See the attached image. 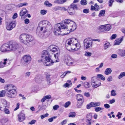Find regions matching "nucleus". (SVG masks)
<instances>
[{
  "mask_svg": "<svg viewBox=\"0 0 125 125\" xmlns=\"http://www.w3.org/2000/svg\"><path fill=\"white\" fill-rule=\"evenodd\" d=\"M76 25L73 21L65 19L64 22L57 24L55 25L53 32L55 35H58L61 33L62 31L64 29H68L69 32L64 33L63 35H66L70 32V31H74L76 29Z\"/></svg>",
  "mask_w": 125,
  "mask_h": 125,
  "instance_id": "nucleus-1",
  "label": "nucleus"
},
{
  "mask_svg": "<svg viewBox=\"0 0 125 125\" xmlns=\"http://www.w3.org/2000/svg\"><path fill=\"white\" fill-rule=\"evenodd\" d=\"M38 29H40L41 31H43L42 32V35L38 34L37 32V34L41 37L45 36V38L47 37L50 34V31L52 30V28L50 22L48 21L44 20L39 23Z\"/></svg>",
  "mask_w": 125,
  "mask_h": 125,
  "instance_id": "nucleus-2",
  "label": "nucleus"
},
{
  "mask_svg": "<svg viewBox=\"0 0 125 125\" xmlns=\"http://www.w3.org/2000/svg\"><path fill=\"white\" fill-rule=\"evenodd\" d=\"M19 44L15 42L11 41L8 43L2 44L0 48V51L2 53H6L11 51H15L18 48Z\"/></svg>",
  "mask_w": 125,
  "mask_h": 125,
  "instance_id": "nucleus-3",
  "label": "nucleus"
},
{
  "mask_svg": "<svg viewBox=\"0 0 125 125\" xmlns=\"http://www.w3.org/2000/svg\"><path fill=\"white\" fill-rule=\"evenodd\" d=\"M65 46L69 51L73 50L76 51L79 50L81 48L80 42L74 38L67 40L66 42Z\"/></svg>",
  "mask_w": 125,
  "mask_h": 125,
  "instance_id": "nucleus-4",
  "label": "nucleus"
},
{
  "mask_svg": "<svg viewBox=\"0 0 125 125\" xmlns=\"http://www.w3.org/2000/svg\"><path fill=\"white\" fill-rule=\"evenodd\" d=\"M51 56L49 52L46 50L43 51L41 54V61L45 66H50L53 64L54 62L51 59Z\"/></svg>",
  "mask_w": 125,
  "mask_h": 125,
  "instance_id": "nucleus-5",
  "label": "nucleus"
},
{
  "mask_svg": "<svg viewBox=\"0 0 125 125\" xmlns=\"http://www.w3.org/2000/svg\"><path fill=\"white\" fill-rule=\"evenodd\" d=\"M20 42L28 46H31L34 42L33 38L32 36L26 34H21L20 37Z\"/></svg>",
  "mask_w": 125,
  "mask_h": 125,
  "instance_id": "nucleus-6",
  "label": "nucleus"
},
{
  "mask_svg": "<svg viewBox=\"0 0 125 125\" xmlns=\"http://www.w3.org/2000/svg\"><path fill=\"white\" fill-rule=\"evenodd\" d=\"M5 90L7 91V95L9 97L14 98L16 96L17 93L16 88L13 84H8L5 87Z\"/></svg>",
  "mask_w": 125,
  "mask_h": 125,
  "instance_id": "nucleus-7",
  "label": "nucleus"
},
{
  "mask_svg": "<svg viewBox=\"0 0 125 125\" xmlns=\"http://www.w3.org/2000/svg\"><path fill=\"white\" fill-rule=\"evenodd\" d=\"M48 50L49 52L52 53V54L55 53L54 55V59H53V61L54 62H58L59 60L58 57L60 53L58 47L54 45H51L48 47Z\"/></svg>",
  "mask_w": 125,
  "mask_h": 125,
  "instance_id": "nucleus-8",
  "label": "nucleus"
},
{
  "mask_svg": "<svg viewBox=\"0 0 125 125\" xmlns=\"http://www.w3.org/2000/svg\"><path fill=\"white\" fill-rule=\"evenodd\" d=\"M83 43L84 47L86 49H88L92 46V39L90 38H87L84 40Z\"/></svg>",
  "mask_w": 125,
  "mask_h": 125,
  "instance_id": "nucleus-9",
  "label": "nucleus"
},
{
  "mask_svg": "<svg viewBox=\"0 0 125 125\" xmlns=\"http://www.w3.org/2000/svg\"><path fill=\"white\" fill-rule=\"evenodd\" d=\"M77 9V5H76L72 4L68 8V12L70 15L74 14L75 12V10Z\"/></svg>",
  "mask_w": 125,
  "mask_h": 125,
  "instance_id": "nucleus-10",
  "label": "nucleus"
},
{
  "mask_svg": "<svg viewBox=\"0 0 125 125\" xmlns=\"http://www.w3.org/2000/svg\"><path fill=\"white\" fill-rule=\"evenodd\" d=\"M31 59V56L28 55H24L22 57V62L25 64H28L30 63Z\"/></svg>",
  "mask_w": 125,
  "mask_h": 125,
  "instance_id": "nucleus-11",
  "label": "nucleus"
},
{
  "mask_svg": "<svg viewBox=\"0 0 125 125\" xmlns=\"http://www.w3.org/2000/svg\"><path fill=\"white\" fill-rule=\"evenodd\" d=\"M64 61L67 65L69 66L73 64L74 62L73 60L68 56H65Z\"/></svg>",
  "mask_w": 125,
  "mask_h": 125,
  "instance_id": "nucleus-12",
  "label": "nucleus"
},
{
  "mask_svg": "<svg viewBox=\"0 0 125 125\" xmlns=\"http://www.w3.org/2000/svg\"><path fill=\"white\" fill-rule=\"evenodd\" d=\"M16 25L15 23L13 22H7L6 23V28L7 30L10 31L15 27Z\"/></svg>",
  "mask_w": 125,
  "mask_h": 125,
  "instance_id": "nucleus-13",
  "label": "nucleus"
},
{
  "mask_svg": "<svg viewBox=\"0 0 125 125\" xmlns=\"http://www.w3.org/2000/svg\"><path fill=\"white\" fill-rule=\"evenodd\" d=\"M76 99L77 102H84V100L82 95L81 94H78L76 95Z\"/></svg>",
  "mask_w": 125,
  "mask_h": 125,
  "instance_id": "nucleus-14",
  "label": "nucleus"
},
{
  "mask_svg": "<svg viewBox=\"0 0 125 125\" xmlns=\"http://www.w3.org/2000/svg\"><path fill=\"white\" fill-rule=\"evenodd\" d=\"M25 119V115L21 112L18 115V120L20 122H22Z\"/></svg>",
  "mask_w": 125,
  "mask_h": 125,
  "instance_id": "nucleus-15",
  "label": "nucleus"
},
{
  "mask_svg": "<svg viewBox=\"0 0 125 125\" xmlns=\"http://www.w3.org/2000/svg\"><path fill=\"white\" fill-rule=\"evenodd\" d=\"M9 104L7 103V101L4 100H3L2 101V103H1V106L0 110L2 108H6V107H8Z\"/></svg>",
  "mask_w": 125,
  "mask_h": 125,
  "instance_id": "nucleus-16",
  "label": "nucleus"
},
{
  "mask_svg": "<svg viewBox=\"0 0 125 125\" xmlns=\"http://www.w3.org/2000/svg\"><path fill=\"white\" fill-rule=\"evenodd\" d=\"M8 59L6 58L3 60L4 62L2 61L0 62V68H3L5 66L8 62Z\"/></svg>",
  "mask_w": 125,
  "mask_h": 125,
  "instance_id": "nucleus-17",
  "label": "nucleus"
},
{
  "mask_svg": "<svg viewBox=\"0 0 125 125\" xmlns=\"http://www.w3.org/2000/svg\"><path fill=\"white\" fill-rule=\"evenodd\" d=\"M53 9L55 11H56L57 10H64L65 11L67 10L66 9L63 7L56 6L53 8Z\"/></svg>",
  "mask_w": 125,
  "mask_h": 125,
  "instance_id": "nucleus-18",
  "label": "nucleus"
},
{
  "mask_svg": "<svg viewBox=\"0 0 125 125\" xmlns=\"http://www.w3.org/2000/svg\"><path fill=\"white\" fill-rule=\"evenodd\" d=\"M97 31L99 32H102L105 31L104 25H101L98 27L97 29Z\"/></svg>",
  "mask_w": 125,
  "mask_h": 125,
  "instance_id": "nucleus-19",
  "label": "nucleus"
},
{
  "mask_svg": "<svg viewBox=\"0 0 125 125\" xmlns=\"http://www.w3.org/2000/svg\"><path fill=\"white\" fill-rule=\"evenodd\" d=\"M28 11L26 9H24L20 12V15L22 17L26 14H28Z\"/></svg>",
  "mask_w": 125,
  "mask_h": 125,
  "instance_id": "nucleus-20",
  "label": "nucleus"
},
{
  "mask_svg": "<svg viewBox=\"0 0 125 125\" xmlns=\"http://www.w3.org/2000/svg\"><path fill=\"white\" fill-rule=\"evenodd\" d=\"M118 52L120 56L122 57L125 56V50L119 49Z\"/></svg>",
  "mask_w": 125,
  "mask_h": 125,
  "instance_id": "nucleus-21",
  "label": "nucleus"
},
{
  "mask_svg": "<svg viewBox=\"0 0 125 125\" xmlns=\"http://www.w3.org/2000/svg\"><path fill=\"white\" fill-rule=\"evenodd\" d=\"M123 37L121 39L116 40L115 41L114 44L115 45H119L122 42L123 40Z\"/></svg>",
  "mask_w": 125,
  "mask_h": 125,
  "instance_id": "nucleus-22",
  "label": "nucleus"
},
{
  "mask_svg": "<svg viewBox=\"0 0 125 125\" xmlns=\"http://www.w3.org/2000/svg\"><path fill=\"white\" fill-rule=\"evenodd\" d=\"M112 72V70L110 68H108L106 69L104 71V74L106 75H108L111 73Z\"/></svg>",
  "mask_w": 125,
  "mask_h": 125,
  "instance_id": "nucleus-23",
  "label": "nucleus"
},
{
  "mask_svg": "<svg viewBox=\"0 0 125 125\" xmlns=\"http://www.w3.org/2000/svg\"><path fill=\"white\" fill-rule=\"evenodd\" d=\"M8 107H6V108H2L0 110L1 111H3L6 114H10V111L8 109Z\"/></svg>",
  "mask_w": 125,
  "mask_h": 125,
  "instance_id": "nucleus-24",
  "label": "nucleus"
},
{
  "mask_svg": "<svg viewBox=\"0 0 125 125\" xmlns=\"http://www.w3.org/2000/svg\"><path fill=\"white\" fill-rule=\"evenodd\" d=\"M104 25V26L105 31H108L111 28V26L110 24H106Z\"/></svg>",
  "mask_w": 125,
  "mask_h": 125,
  "instance_id": "nucleus-25",
  "label": "nucleus"
},
{
  "mask_svg": "<svg viewBox=\"0 0 125 125\" xmlns=\"http://www.w3.org/2000/svg\"><path fill=\"white\" fill-rule=\"evenodd\" d=\"M28 3L26 2H25L24 3H20L16 5V6L18 8H20L23 6H27L28 5Z\"/></svg>",
  "mask_w": 125,
  "mask_h": 125,
  "instance_id": "nucleus-26",
  "label": "nucleus"
},
{
  "mask_svg": "<svg viewBox=\"0 0 125 125\" xmlns=\"http://www.w3.org/2000/svg\"><path fill=\"white\" fill-rule=\"evenodd\" d=\"M50 75L49 74L46 75V79L47 83L49 84H52L51 82V78L50 77Z\"/></svg>",
  "mask_w": 125,
  "mask_h": 125,
  "instance_id": "nucleus-27",
  "label": "nucleus"
},
{
  "mask_svg": "<svg viewBox=\"0 0 125 125\" xmlns=\"http://www.w3.org/2000/svg\"><path fill=\"white\" fill-rule=\"evenodd\" d=\"M92 114L89 113L88 114L86 118V120H91L92 118Z\"/></svg>",
  "mask_w": 125,
  "mask_h": 125,
  "instance_id": "nucleus-28",
  "label": "nucleus"
},
{
  "mask_svg": "<svg viewBox=\"0 0 125 125\" xmlns=\"http://www.w3.org/2000/svg\"><path fill=\"white\" fill-rule=\"evenodd\" d=\"M34 80L37 83H39L41 81V79L40 78V76L38 75L36 76Z\"/></svg>",
  "mask_w": 125,
  "mask_h": 125,
  "instance_id": "nucleus-29",
  "label": "nucleus"
},
{
  "mask_svg": "<svg viewBox=\"0 0 125 125\" xmlns=\"http://www.w3.org/2000/svg\"><path fill=\"white\" fill-rule=\"evenodd\" d=\"M93 104V107H94L96 106H99L101 104V103L99 102H92Z\"/></svg>",
  "mask_w": 125,
  "mask_h": 125,
  "instance_id": "nucleus-30",
  "label": "nucleus"
},
{
  "mask_svg": "<svg viewBox=\"0 0 125 125\" xmlns=\"http://www.w3.org/2000/svg\"><path fill=\"white\" fill-rule=\"evenodd\" d=\"M97 77L103 81H104L105 79V77L101 74H98L97 75Z\"/></svg>",
  "mask_w": 125,
  "mask_h": 125,
  "instance_id": "nucleus-31",
  "label": "nucleus"
},
{
  "mask_svg": "<svg viewBox=\"0 0 125 125\" xmlns=\"http://www.w3.org/2000/svg\"><path fill=\"white\" fill-rule=\"evenodd\" d=\"M84 102H77V107L78 108H80L82 106Z\"/></svg>",
  "mask_w": 125,
  "mask_h": 125,
  "instance_id": "nucleus-32",
  "label": "nucleus"
},
{
  "mask_svg": "<svg viewBox=\"0 0 125 125\" xmlns=\"http://www.w3.org/2000/svg\"><path fill=\"white\" fill-rule=\"evenodd\" d=\"M44 4L46 6L48 7H50L52 6V4L50 3L48 0H46Z\"/></svg>",
  "mask_w": 125,
  "mask_h": 125,
  "instance_id": "nucleus-33",
  "label": "nucleus"
},
{
  "mask_svg": "<svg viewBox=\"0 0 125 125\" xmlns=\"http://www.w3.org/2000/svg\"><path fill=\"white\" fill-rule=\"evenodd\" d=\"M105 11L104 10H100L98 16L99 17L103 16L105 14Z\"/></svg>",
  "mask_w": 125,
  "mask_h": 125,
  "instance_id": "nucleus-34",
  "label": "nucleus"
},
{
  "mask_svg": "<svg viewBox=\"0 0 125 125\" xmlns=\"http://www.w3.org/2000/svg\"><path fill=\"white\" fill-rule=\"evenodd\" d=\"M76 115V114L74 112L70 113L69 114V116L70 117H74Z\"/></svg>",
  "mask_w": 125,
  "mask_h": 125,
  "instance_id": "nucleus-35",
  "label": "nucleus"
},
{
  "mask_svg": "<svg viewBox=\"0 0 125 125\" xmlns=\"http://www.w3.org/2000/svg\"><path fill=\"white\" fill-rule=\"evenodd\" d=\"M71 73V72L69 71H67L64 72L63 74L61 76V77L62 78H64L67 74L69 73Z\"/></svg>",
  "mask_w": 125,
  "mask_h": 125,
  "instance_id": "nucleus-36",
  "label": "nucleus"
},
{
  "mask_svg": "<svg viewBox=\"0 0 125 125\" xmlns=\"http://www.w3.org/2000/svg\"><path fill=\"white\" fill-rule=\"evenodd\" d=\"M96 77L95 76H93L91 78V83L92 84H93V83H95V81L96 79Z\"/></svg>",
  "mask_w": 125,
  "mask_h": 125,
  "instance_id": "nucleus-37",
  "label": "nucleus"
},
{
  "mask_svg": "<svg viewBox=\"0 0 125 125\" xmlns=\"http://www.w3.org/2000/svg\"><path fill=\"white\" fill-rule=\"evenodd\" d=\"M83 85L84 87L86 88H89L90 87V85L88 82H85L83 83Z\"/></svg>",
  "mask_w": 125,
  "mask_h": 125,
  "instance_id": "nucleus-38",
  "label": "nucleus"
},
{
  "mask_svg": "<svg viewBox=\"0 0 125 125\" xmlns=\"http://www.w3.org/2000/svg\"><path fill=\"white\" fill-rule=\"evenodd\" d=\"M95 111L96 112H98L100 111L103 110L104 109V108H102L100 107H97L95 108Z\"/></svg>",
  "mask_w": 125,
  "mask_h": 125,
  "instance_id": "nucleus-39",
  "label": "nucleus"
},
{
  "mask_svg": "<svg viewBox=\"0 0 125 125\" xmlns=\"http://www.w3.org/2000/svg\"><path fill=\"white\" fill-rule=\"evenodd\" d=\"M124 76H125V72L121 73L119 76L118 78L120 79Z\"/></svg>",
  "mask_w": 125,
  "mask_h": 125,
  "instance_id": "nucleus-40",
  "label": "nucleus"
},
{
  "mask_svg": "<svg viewBox=\"0 0 125 125\" xmlns=\"http://www.w3.org/2000/svg\"><path fill=\"white\" fill-rule=\"evenodd\" d=\"M81 4L83 5H86L87 4L86 0H82L80 2Z\"/></svg>",
  "mask_w": 125,
  "mask_h": 125,
  "instance_id": "nucleus-41",
  "label": "nucleus"
},
{
  "mask_svg": "<svg viewBox=\"0 0 125 125\" xmlns=\"http://www.w3.org/2000/svg\"><path fill=\"white\" fill-rule=\"evenodd\" d=\"M115 91L114 90H112L111 92V95L112 96H115L116 95Z\"/></svg>",
  "mask_w": 125,
  "mask_h": 125,
  "instance_id": "nucleus-42",
  "label": "nucleus"
},
{
  "mask_svg": "<svg viewBox=\"0 0 125 125\" xmlns=\"http://www.w3.org/2000/svg\"><path fill=\"white\" fill-rule=\"evenodd\" d=\"M54 2V3L59 4H62L63 3L62 0H56Z\"/></svg>",
  "mask_w": 125,
  "mask_h": 125,
  "instance_id": "nucleus-43",
  "label": "nucleus"
},
{
  "mask_svg": "<svg viewBox=\"0 0 125 125\" xmlns=\"http://www.w3.org/2000/svg\"><path fill=\"white\" fill-rule=\"evenodd\" d=\"M92 102H91L89 104L87 105L86 106V108L87 109H89L92 107H93Z\"/></svg>",
  "mask_w": 125,
  "mask_h": 125,
  "instance_id": "nucleus-44",
  "label": "nucleus"
},
{
  "mask_svg": "<svg viewBox=\"0 0 125 125\" xmlns=\"http://www.w3.org/2000/svg\"><path fill=\"white\" fill-rule=\"evenodd\" d=\"M57 117L56 116H54L51 118H50L48 119V121L49 122H51L53 121V119H56Z\"/></svg>",
  "mask_w": 125,
  "mask_h": 125,
  "instance_id": "nucleus-45",
  "label": "nucleus"
},
{
  "mask_svg": "<svg viewBox=\"0 0 125 125\" xmlns=\"http://www.w3.org/2000/svg\"><path fill=\"white\" fill-rule=\"evenodd\" d=\"M5 91L4 90H2L0 92V97H3L5 95Z\"/></svg>",
  "mask_w": 125,
  "mask_h": 125,
  "instance_id": "nucleus-46",
  "label": "nucleus"
},
{
  "mask_svg": "<svg viewBox=\"0 0 125 125\" xmlns=\"http://www.w3.org/2000/svg\"><path fill=\"white\" fill-rule=\"evenodd\" d=\"M71 102L70 101H68L65 103L64 105V107L65 108L68 107L70 104Z\"/></svg>",
  "mask_w": 125,
  "mask_h": 125,
  "instance_id": "nucleus-47",
  "label": "nucleus"
},
{
  "mask_svg": "<svg viewBox=\"0 0 125 125\" xmlns=\"http://www.w3.org/2000/svg\"><path fill=\"white\" fill-rule=\"evenodd\" d=\"M114 0H109V6L110 7H111L113 3L114 2Z\"/></svg>",
  "mask_w": 125,
  "mask_h": 125,
  "instance_id": "nucleus-48",
  "label": "nucleus"
},
{
  "mask_svg": "<svg viewBox=\"0 0 125 125\" xmlns=\"http://www.w3.org/2000/svg\"><path fill=\"white\" fill-rule=\"evenodd\" d=\"M47 10H42L40 11V13L42 15H44L47 13Z\"/></svg>",
  "mask_w": 125,
  "mask_h": 125,
  "instance_id": "nucleus-49",
  "label": "nucleus"
},
{
  "mask_svg": "<svg viewBox=\"0 0 125 125\" xmlns=\"http://www.w3.org/2000/svg\"><path fill=\"white\" fill-rule=\"evenodd\" d=\"M110 45L109 43L107 42L105 43L104 44V49H106Z\"/></svg>",
  "mask_w": 125,
  "mask_h": 125,
  "instance_id": "nucleus-50",
  "label": "nucleus"
},
{
  "mask_svg": "<svg viewBox=\"0 0 125 125\" xmlns=\"http://www.w3.org/2000/svg\"><path fill=\"white\" fill-rule=\"evenodd\" d=\"M92 53L90 52H86L85 54V55L87 57L90 56L92 55Z\"/></svg>",
  "mask_w": 125,
  "mask_h": 125,
  "instance_id": "nucleus-51",
  "label": "nucleus"
},
{
  "mask_svg": "<svg viewBox=\"0 0 125 125\" xmlns=\"http://www.w3.org/2000/svg\"><path fill=\"white\" fill-rule=\"evenodd\" d=\"M122 115V113H121L120 112H118V113L116 115V116L118 117V119H119L121 118V116Z\"/></svg>",
  "mask_w": 125,
  "mask_h": 125,
  "instance_id": "nucleus-52",
  "label": "nucleus"
},
{
  "mask_svg": "<svg viewBox=\"0 0 125 125\" xmlns=\"http://www.w3.org/2000/svg\"><path fill=\"white\" fill-rule=\"evenodd\" d=\"M95 7H96L95 11H98L99 10L100 8L99 6L97 5V3H95L94 5Z\"/></svg>",
  "mask_w": 125,
  "mask_h": 125,
  "instance_id": "nucleus-53",
  "label": "nucleus"
},
{
  "mask_svg": "<svg viewBox=\"0 0 125 125\" xmlns=\"http://www.w3.org/2000/svg\"><path fill=\"white\" fill-rule=\"evenodd\" d=\"M101 83L99 84H96L95 83H93L92 85V86L93 87H94V88H96L97 87H98L100 85Z\"/></svg>",
  "mask_w": 125,
  "mask_h": 125,
  "instance_id": "nucleus-54",
  "label": "nucleus"
},
{
  "mask_svg": "<svg viewBox=\"0 0 125 125\" xmlns=\"http://www.w3.org/2000/svg\"><path fill=\"white\" fill-rule=\"evenodd\" d=\"M25 76L26 77H29L31 74V72H26L25 73Z\"/></svg>",
  "mask_w": 125,
  "mask_h": 125,
  "instance_id": "nucleus-55",
  "label": "nucleus"
},
{
  "mask_svg": "<svg viewBox=\"0 0 125 125\" xmlns=\"http://www.w3.org/2000/svg\"><path fill=\"white\" fill-rule=\"evenodd\" d=\"M117 36V35L116 34H113L111 37V40L115 39Z\"/></svg>",
  "mask_w": 125,
  "mask_h": 125,
  "instance_id": "nucleus-56",
  "label": "nucleus"
},
{
  "mask_svg": "<svg viewBox=\"0 0 125 125\" xmlns=\"http://www.w3.org/2000/svg\"><path fill=\"white\" fill-rule=\"evenodd\" d=\"M83 12L85 13H87L89 12L88 9H84L83 10Z\"/></svg>",
  "mask_w": 125,
  "mask_h": 125,
  "instance_id": "nucleus-57",
  "label": "nucleus"
},
{
  "mask_svg": "<svg viewBox=\"0 0 125 125\" xmlns=\"http://www.w3.org/2000/svg\"><path fill=\"white\" fill-rule=\"evenodd\" d=\"M91 120H86V122L87 123V125H91Z\"/></svg>",
  "mask_w": 125,
  "mask_h": 125,
  "instance_id": "nucleus-58",
  "label": "nucleus"
},
{
  "mask_svg": "<svg viewBox=\"0 0 125 125\" xmlns=\"http://www.w3.org/2000/svg\"><path fill=\"white\" fill-rule=\"evenodd\" d=\"M59 107V106L57 105H56L53 107V109L55 110H56L58 109Z\"/></svg>",
  "mask_w": 125,
  "mask_h": 125,
  "instance_id": "nucleus-59",
  "label": "nucleus"
},
{
  "mask_svg": "<svg viewBox=\"0 0 125 125\" xmlns=\"http://www.w3.org/2000/svg\"><path fill=\"white\" fill-rule=\"evenodd\" d=\"M36 121L34 120H33L31 122L29 123V124L31 125H32L35 123Z\"/></svg>",
  "mask_w": 125,
  "mask_h": 125,
  "instance_id": "nucleus-60",
  "label": "nucleus"
},
{
  "mask_svg": "<svg viewBox=\"0 0 125 125\" xmlns=\"http://www.w3.org/2000/svg\"><path fill=\"white\" fill-rule=\"evenodd\" d=\"M20 105V104L19 103H18L17 104L16 107L14 109V111L18 109L19 108Z\"/></svg>",
  "mask_w": 125,
  "mask_h": 125,
  "instance_id": "nucleus-61",
  "label": "nucleus"
},
{
  "mask_svg": "<svg viewBox=\"0 0 125 125\" xmlns=\"http://www.w3.org/2000/svg\"><path fill=\"white\" fill-rule=\"evenodd\" d=\"M104 106L106 109H108L110 107V105L109 104H104Z\"/></svg>",
  "mask_w": 125,
  "mask_h": 125,
  "instance_id": "nucleus-62",
  "label": "nucleus"
},
{
  "mask_svg": "<svg viewBox=\"0 0 125 125\" xmlns=\"http://www.w3.org/2000/svg\"><path fill=\"white\" fill-rule=\"evenodd\" d=\"M70 84H69L68 83H67L64 84L63 86L66 88L70 86Z\"/></svg>",
  "mask_w": 125,
  "mask_h": 125,
  "instance_id": "nucleus-63",
  "label": "nucleus"
},
{
  "mask_svg": "<svg viewBox=\"0 0 125 125\" xmlns=\"http://www.w3.org/2000/svg\"><path fill=\"white\" fill-rule=\"evenodd\" d=\"M67 121V120H64L61 123V124L62 125H64L66 123Z\"/></svg>",
  "mask_w": 125,
  "mask_h": 125,
  "instance_id": "nucleus-64",
  "label": "nucleus"
}]
</instances>
